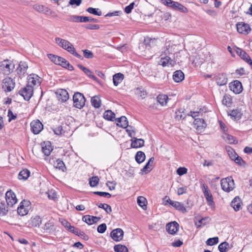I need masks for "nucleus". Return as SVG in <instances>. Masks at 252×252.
I'll use <instances>...</instances> for the list:
<instances>
[{
    "label": "nucleus",
    "mask_w": 252,
    "mask_h": 252,
    "mask_svg": "<svg viewBox=\"0 0 252 252\" xmlns=\"http://www.w3.org/2000/svg\"><path fill=\"white\" fill-rule=\"evenodd\" d=\"M163 50V52L165 56L161 58L159 64L163 67L169 65L173 66L175 63V62L171 59V57L169 56V55H173V50L172 49V46L170 45V43H166Z\"/></svg>",
    "instance_id": "1"
},
{
    "label": "nucleus",
    "mask_w": 252,
    "mask_h": 252,
    "mask_svg": "<svg viewBox=\"0 0 252 252\" xmlns=\"http://www.w3.org/2000/svg\"><path fill=\"white\" fill-rule=\"evenodd\" d=\"M55 42L59 46L66 50L77 58L80 60L83 59V57L76 52V50L73 45L68 40L60 37H56Z\"/></svg>",
    "instance_id": "2"
},
{
    "label": "nucleus",
    "mask_w": 252,
    "mask_h": 252,
    "mask_svg": "<svg viewBox=\"0 0 252 252\" xmlns=\"http://www.w3.org/2000/svg\"><path fill=\"white\" fill-rule=\"evenodd\" d=\"M220 185L222 189L227 192H229L235 188L234 181L231 176L222 179Z\"/></svg>",
    "instance_id": "3"
},
{
    "label": "nucleus",
    "mask_w": 252,
    "mask_h": 252,
    "mask_svg": "<svg viewBox=\"0 0 252 252\" xmlns=\"http://www.w3.org/2000/svg\"><path fill=\"white\" fill-rule=\"evenodd\" d=\"M2 72L5 75L10 74L15 68V65L9 60H4L0 65Z\"/></svg>",
    "instance_id": "4"
},
{
    "label": "nucleus",
    "mask_w": 252,
    "mask_h": 252,
    "mask_svg": "<svg viewBox=\"0 0 252 252\" xmlns=\"http://www.w3.org/2000/svg\"><path fill=\"white\" fill-rule=\"evenodd\" d=\"M73 100L74 106L79 109H81L83 107L86 102V99L84 95L79 92L74 94Z\"/></svg>",
    "instance_id": "5"
},
{
    "label": "nucleus",
    "mask_w": 252,
    "mask_h": 252,
    "mask_svg": "<svg viewBox=\"0 0 252 252\" xmlns=\"http://www.w3.org/2000/svg\"><path fill=\"white\" fill-rule=\"evenodd\" d=\"M202 191L207 200L208 204L211 207L215 206V202L213 200L212 194L208 187L205 184H202Z\"/></svg>",
    "instance_id": "6"
},
{
    "label": "nucleus",
    "mask_w": 252,
    "mask_h": 252,
    "mask_svg": "<svg viewBox=\"0 0 252 252\" xmlns=\"http://www.w3.org/2000/svg\"><path fill=\"white\" fill-rule=\"evenodd\" d=\"M41 230L43 233H46L48 234H52L55 232L56 228L55 223L51 220H49L45 223L41 227Z\"/></svg>",
    "instance_id": "7"
},
{
    "label": "nucleus",
    "mask_w": 252,
    "mask_h": 252,
    "mask_svg": "<svg viewBox=\"0 0 252 252\" xmlns=\"http://www.w3.org/2000/svg\"><path fill=\"white\" fill-rule=\"evenodd\" d=\"M33 93V88L32 86H27L20 90L19 91V94L23 96L24 98L26 100H29L32 96Z\"/></svg>",
    "instance_id": "8"
},
{
    "label": "nucleus",
    "mask_w": 252,
    "mask_h": 252,
    "mask_svg": "<svg viewBox=\"0 0 252 252\" xmlns=\"http://www.w3.org/2000/svg\"><path fill=\"white\" fill-rule=\"evenodd\" d=\"M15 81L10 77H6L2 81V88L5 91L10 92L15 87Z\"/></svg>",
    "instance_id": "9"
},
{
    "label": "nucleus",
    "mask_w": 252,
    "mask_h": 252,
    "mask_svg": "<svg viewBox=\"0 0 252 252\" xmlns=\"http://www.w3.org/2000/svg\"><path fill=\"white\" fill-rule=\"evenodd\" d=\"M41 79L35 74H30L28 77L27 85L29 86H38L41 83Z\"/></svg>",
    "instance_id": "10"
},
{
    "label": "nucleus",
    "mask_w": 252,
    "mask_h": 252,
    "mask_svg": "<svg viewBox=\"0 0 252 252\" xmlns=\"http://www.w3.org/2000/svg\"><path fill=\"white\" fill-rule=\"evenodd\" d=\"M236 52L238 56L250 64L252 68V60L249 55L245 51L240 48L237 47L236 49Z\"/></svg>",
    "instance_id": "11"
},
{
    "label": "nucleus",
    "mask_w": 252,
    "mask_h": 252,
    "mask_svg": "<svg viewBox=\"0 0 252 252\" xmlns=\"http://www.w3.org/2000/svg\"><path fill=\"white\" fill-rule=\"evenodd\" d=\"M5 199L7 205L10 207H12L17 201L15 194L11 190L6 192Z\"/></svg>",
    "instance_id": "12"
},
{
    "label": "nucleus",
    "mask_w": 252,
    "mask_h": 252,
    "mask_svg": "<svg viewBox=\"0 0 252 252\" xmlns=\"http://www.w3.org/2000/svg\"><path fill=\"white\" fill-rule=\"evenodd\" d=\"M230 89L236 94L242 92L243 87L241 83L238 80H235L229 84Z\"/></svg>",
    "instance_id": "13"
},
{
    "label": "nucleus",
    "mask_w": 252,
    "mask_h": 252,
    "mask_svg": "<svg viewBox=\"0 0 252 252\" xmlns=\"http://www.w3.org/2000/svg\"><path fill=\"white\" fill-rule=\"evenodd\" d=\"M238 32L244 34H248L251 31V28L248 24L243 22L238 23L236 24Z\"/></svg>",
    "instance_id": "14"
},
{
    "label": "nucleus",
    "mask_w": 252,
    "mask_h": 252,
    "mask_svg": "<svg viewBox=\"0 0 252 252\" xmlns=\"http://www.w3.org/2000/svg\"><path fill=\"white\" fill-rule=\"evenodd\" d=\"M110 235L115 241H120L123 238L124 231L121 228H117L111 231Z\"/></svg>",
    "instance_id": "15"
},
{
    "label": "nucleus",
    "mask_w": 252,
    "mask_h": 252,
    "mask_svg": "<svg viewBox=\"0 0 252 252\" xmlns=\"http://www.w3.org/2000/svg\"><path fill=\"white\" fill-rule=\"evenodd\" d=\"M31 129L34 134H38L43 129V125L39 121H32L31 123Z\"/></svg>",
    "instance_id": "16"
},
{
    "label": "nucleus",
    "mask_w": 252,
    "mask_h": 252,
    "mask_svg": "<svg viewBox=\"0 0 252 252\" xmlns=\"http://www.w3.org/2000/svg\"><path fill=\"white\" fill-rule=\"evenodd\" d=\"M28 202L24 200L20 203V205L17 208V213L20 216H24L28 212Z\"/></svg>",
    "instance_id": "17"
},
{
    "label": "nucleus",
    "mask_w": 252,
    "mask_h": 252,
    "mask_svg": "<svg viewBox=\"0 0 252 252\" xmlns=\"http://www.w3.org/2000/svg\"><path fill=\"white\" fill-rule=\"evenodd\" d=\"M179 226L177 222L173 221L166 225V230L169 234H174L178 230Z\"/></svg>",
    "instance_id": "18"
},
{
    "label": "nucleus",
    "mask_w": 252,
    "mask_h": 252,
    "mask_svg": "<svg viewBox=\"0 0 252 252\" xmlns=\"http://www.w3.org/2000/svg\"><path fill=\"white\" fill-rule=\"evenodd\" d=\"M167 202H168L171 205L175 208L177 210L184 213L187 212V210L181 203L178 201H174L170 199L167 200Z\"/></svg>",
    "instance_id": "19"
},
{
    "label": "nucleus",
    "mask_w": 252,
    "mask_h": 252,
    "mask_svg": "<svg viewBox=\"0 0 252 252\" xmlns=\"http://www.w3.org/2000/svg\"><path fill=\"white\" fill-rule=\"evenodd\" d=\"M216 81L218 85L221 86L225 85L227 83V78L224 73H220L216 77Z\"/></svg>",
    "instance_id": "20"
},
{
    "label": "nucleus",
    "mask_w": 252,
    "mask_h": 252,
    "mask_svg": "<svg viewBox=\"0 0 252 252\" xmlns=\"http://www.w3.org/2000/svg\"><path fill=\"white\" fill-rule=\"evenodd\" d=\"M154 158H151L144 167L141 170L142 174H147L150 172L153 168Z\"/></svg>",
    "instance_id": "21"
},
{
    "label": "nucleus",
    "mask_w": 252,
    "mask_h": 252,
    "mask_svg": "<svg viewBox=\"0 0 252 252\" xmlns=\"http://www.w3.org/2000/svg\"><path fill=\"white\" fill-rule=\"evenodd\" d=\"M57 97L59 100L65 102L68 100L69 95L68 92L64 89H60L57 92Z\"/></svg>",
    "instance_id": "22"
},
{
    "label": "nucleus",
    "mask_w": 252,
    "mask_h": 252,
    "mask_svg": "<svg viewBox=\"0 0 252 252\" xmlns=\"http://www.w3.org/2000/svg\"><path fill=\"white\" fill-rule=\"evenodd\" d=\"M131 147L133 148H139L144 145L145 142L143 139L133 137L131 139Z\"/></svg>",
    "instance_id": "23"
},
{
    "label": "nucleus",
    "mask_w": 252,
    "mask_h": 252,
    "mask_svg": "<svg viewBox=\"0 0 252 252\" xmlns=\"http://www.w3.org/2000/svg\"><path fill=\"white\" fill-rule=\"evenodd\" d=\"M28 65L26 62H20L17 68L18 74L20 76L24 75L27 71Z\"/></svg>",
    "instance_id": "24"
},
{
    "label": "nucleus",
    "mask_w": 252,
    "mask_h": 252,
    "mask_svg": "<svg viewBox=\"0 0 252 252\" xmlns=\"http://www.w3.org/2000/svg\"><path fill=\"white\" fill-rule=\"evenodd\" d=\"M185 78L184 73L180 70L175 71L173 75V79L176 82L179 83L182 82Z\"/></svg>",
    "instance_id": "25"
},
{
    "label": "nucleus",
    "mask_w": 252,
    "mask_h": 252,
    "mask_svg": "<svg viewBox=\"0 0 252 252\" xmlns=\"http://www.w3.org/2000/svg\"><path fill=\"white\" fill-rule=\"evenodd\" d=\"M41 218L38 216H36L32 218L29 223V225L32 227H39L41 224Z\"/></svg>",
    "instance_id": "26"
},
{
    "label": "nucleus",
    "mask_w": 252,
    "mask_h": 252,
    "mask_svg": "<svg viewBox=\"0 0 252 252\" xmlns=\"http://www.w3.org/2000/svg\"><path fill=\"white\" fill-rule=\"evenodd\" d=\"M194 124L196 126V128L198 130H201L205 128L206 124L202 119H195Z\"/></svg>",
    "instance_id": "27"
},
{
    "label": "nucleus",
    "mask_w": 252,
    "mask_h": 252,
    "mask_svg": "<svg viewBox=\"0 0 252 252\" xmlns=\"http://www.w3.org/2000/svg\"><path fill=\"white\" fill-rule=\"evenodd\" d=\"M231 206L235 211H239L241 207V202L239 197H235L231 201Z\"/></svg>",
    "instance_id": "28"
},
{
    "label": "nucleus",
    "mask_w": 252,
    "mask_h": 252,
    "mask_svg": "<svg viewBox=\"0 0 252 252\" xmlns=\"http://www.w3.org/2000/svg\"><path fill=\"white\" fill-rule=\"evenodd\" d=\"M117 126L123 128H126L128 126V122L125 116H122L117 120Z\"/></svg>",
    "instance_id": "29"
},
{
    "label": "nucleus",
    "mask_w": 252,
    "mask_h": 252,
    "mask_svg": "<svg viewBox=\"0 0 252 252\" xmlns=\"http://www.w3.org/2000/svg\"><path fill=\"white\" fill-rule=\"evenodd\" d=\"M103 117L108 121H114L116 120L115 113L110 110H107L104 112Z\"/></svg>",
    "instance_id": "30"
},
{
    "label": "nucleus",
    "mask_w": 252,
    "mask_h": 252,
    "mask_svg": "<svg viewBox=\"0 0 252 252\" xmlns=\"http://www.w3.org/2000/svg\"><path fill=\"white\" fill-rule=\"evenodd\" d=\"M124 75L121 73H118L114 75L113 81L114 85L117 86L124 79Z\"/></svg>",
    "instance_id": "31"
},
{
    "label": "nucleus",
    "mask_w": 252,
    "mask_h": 252,
    "mask_svg": "<svg viewBox=\"0 0 252 252\" xmlns=\"http://www.w3.org/2000/svg\"><path fill=\"white\" fill-rule=\"evenodd\" d=\"M30 171L27 169H23L19 173L18 178L20 180H26L30 176Z\"/></svg>",
    "instance_id": "32"
},
{
    "label": "nucleus",
    "mask_w": 252,
    "mask_h": 252,
    "mask_svg": "<svg viewBox=\"0 0 252 252\" xmlns=\"http://www.w3.org/2000/svg\"><path fill=\"white\" fill-rule=\"evenodd\" d=\"M145 153L142 151H138L135 156V160L138 163L143 162L145 160Z\"/></svg>",
    "instance_id": "33"
},
{
    "label": "nucleus",
    "mask_w": 252,
    "mask_h": 252,
    "mask_svg": "<svg viewBox=\"0 0 252 252\" xmlns=\"http://www.w3.org/2000/svg\"><path fill=\"white\" fill-rule=\"evenodd\" d=\"M92 105L95 108H98L100 106L101 100L97 95H95L91 98Z\"/></svg>",
    "instance_id": "34"
},
{
    "label": "nucleus",
    "mask_w": 252,
    "mask_h": 252,
    "mask_svg": "<svg viewBox=\"0 0 252 252\" xmlns=\"http://www.w3.org/2000/svg\"><path fill=\"white\" fill-rule=\"evenodd\" d=\"M158 102L162 106L166 105L167 102L168 97L165 94H159L157 97Z\"/></svg>",
    "instance_id": "35"
},
{
    "label": "nucleus",
    "mask_w": 252,
    "mask_h": 252,
    "mask_svg": "<svg viewBox=\"0 0 252 252\" xmlns=\"http://www.w3.org/2000/svg\"><path fill=\"white\" fill-rule=\"evenodd\" d=\"M52 150L53 149L49 142L45 144L44 146H42V152L46 156H49Z\"/></svg>",
    "instance_id": "36"
},
{
    "label": "nucleus",
    "mask_w": 252,
    "mask_h": 252,
    "mask_svg": "<svg viewBox=\"0 0 252 252\" xmlns=\"http://www.w3.org/2000/svg\"><path fill=\"white\" fill-rule=\"evenodd\" d=\"M49 58L55 64L59 65L62 60H64V58L52 54L49 55Z\"/></svg>",
    "instance_id": "37"
},
{
    "label": "nucleus",
    "mask_w": 252,
    "mask_h": 252,
    "mask_svg": "<svg viewBox=\"0 0 252 252\" xmlns=\"http://www.w3.org/2000/svg\"><path fill=\"white\" fill-rule=\"evenodd\" d=\"M82 16H77V15H70L69 16L67 20L69 22H82Z\"/></svg>",
    "instance_id": "38"
},
{
    "label": "nucleus",
    "mask_w": 252,
    "mask_h": 252,
    "mask_svg": "<svg viewBox=\"0 0 252 252\" xmlns=\"http://www.w3.org/2000/svg\"><path fill=\"white\" fill-rule=\"evenodd\" d=\"M54 166L60 170H61L63 171H64L65 169V166L64 162L60 160V159H58L56 160V162L54 163Z\"/></svg>",
    "instance_id": "39"
},
{
    "label": "nucleus",
    "mask_w": 252,
    "mask_h": 252,
    "mask_svg": "<svg viewBox=\"0 0 252 252\" xmlns=\"http://www.w3.org/2000/svg\"><path fill=\"white\" fill-rule=\"evenodd\" d=\"M114 250L116 252H128V249L124 245H116L114 247Z\"/></svg>",
    "instance_id": "40"
},
{
    "label": "nucleus",
    "mask_w": 252,
    "mask_h": 252,
    "mask_svg": "<svg viewBox=\"0 0 252 252\" xmlns=\"http://www.w3.org/2000/svg\"><path fill=\"white\" fill-rule=\"evenodd\" d=\"M229 247V245L227 242H223L219 245L218 249L220 252H227Z\"/></svg>",
    "instance_id": "41"
},
{
    "label": "nucleus",
    "mask_w": 252,
    "mask_h": 252,
    "mask_svg": "<svg viewBox=\"0 0 252 252\" xmlns=\"http://www.w3.org/2000/svg\"><path fill=\"white\" fill-rule=\"evenodd\" d=\"M223 138L229 144H235L237 143V141L235 139L234 137L228 134H225L223 136Z\"/></svg>",
    "instance_id": "42"
},
{
    "label": "nucleus",
    "mask_w": 252,
    "mask_h": 252,
    "mask_svg": "<svg viewBox=\"0 0 252 252\" xmlns=\"http://www.w3.org/2000/svg\"><path fill=\"white\" fill-rule=\"evenodd\" d=\"M89 13L97 16L102 15V12L98 8H94L93 7H89L86 9Z\"/></svg>",
    "instance_id": "43"
},
{
    "label": "nucleus",
    "mask_w": 252,
    "mask_h": 252,
    "mask_svg": "<svg viewBox=\"0 0 252 252\" xmlns=\"http://www.w3.org/2000/svg\"><path fill=\"white\" fill-rule=\"evenodd\" d=\"M97 206L100 208L104 209L108 214H110L112 212L111 206L107 204L100 203L97 205Z\"/></svg>",
    "instance_id": "44"
},
{
    "label": "nucleus",
    "mask_w": 252,
    "mask_h": 252,
    "mask_svg": "<svg viewBox=\"0 0 252 252\" xmlns=\"http://www.w3.org/2000/svg\"><path fill=\"white\" fill-rule=\"evenodd\" d=\"M228 115L235 119L240 118L241 116L240 112L237 109H234L228 113Z\"/></svg>",
    "instance_id": "45"
},
{
    "label": "nucleus",
    "mask_w": 252,
    "mask_h": 252,
    "mask_svg": "<svg viewBox=\"0 0 252 252\" xmlns=\"http://www.w3.org/2000/svg\"><path fill=\"white\" fill-rule=\"evenodd\" d=\"M219 242V238L218 237L209 238L206 241V244L208 246H213L217 244Z\"/></svg>",
    "instance_id": "46"
},
{
    "label": "nucleus",
    "mask_w": 252,
    "mask_h": 252,
    "mask_svg": "<svg viewBox=\"0 0 252 252\" xmlns=\"http://www.w3.org/2000/svg\"><path fill=\"white\" fill-rule=\"evenodd\" d=\"M222 103L226 106H229L232 103V99L229 96L225 95L223 97Z\"/></svg>",
    "instance_id": "47"
},
{
    "label": "nucleus",
    "mask_w": 252,
    "mask_h": 252,
    "mask_svg": "<svg viewBox=\"0 0 252 252\" xmlns=\"http://www.w3.org/2000/svg\"><path fill=\"white\" fill-rule=\"evenodd\" d=\"M8 212L6 205L4 203L0 202V216L5 215Z\"/></svg>",
    "instance_id": "48"
},
{
    "label": "nucleus",
    "mask_w": 252,
    "mask_h": 252,
    "mask_svg": "<svg viewBox=\"0 0 252 252\" xmlns=\"http://www.w3.org/2000/svg\"><path fill=\"white\" fill-rule=\"evenodd\" d=\"M98 182V178L97 176H94L90 178L89 184L91 187H94L97 185Z\"/></svg>",
    "instance_id": "49"
},
{
    "label": "nucleus",
    "mask_w": 252,
    "mask_h": 252,
    "mask_svg": "<svg viewBox=\"0 0 252 252\" xmlns=\"http://www.w3.org/2000/svg\"><path fill=\"white\" fill-rule=\"evenodd\" d=\"M137 201L138 204L140 207H142L143 208H144V207L146 206V204H145L146 202V199L144 197H143V196L138 197Z\"/></svg>",
    "instance_id": "50"
},
{
    "label": "nucleus",
    "mask_w": 252,
    "mask_h": 252,
    "mask_svg": "<svg viewBox=\"0 0 252 252\" xmlns=\"http://www.w3.org/2000/svg\"><path fill=\"white\" fill-rule=\"evenodd\" d=\"M155 39L150 37H146L144 40V44L147 46H152L155 44Z\"/></svg>",
    "instance_id": "51"
},
{
    "label": "nucleus",
    "mask_w": 252,
    "mask_h": 252,
    "mask_svg": "<svg viewBox=\"0 0 252 252\" xmlns=\"http://www.w3.org/2000/svg\"><path fill=\"white\" fill-rule=\"evenodd\" d=\"M181 12L187 13L188 12V9L182 4L178 2L177 5L176 7V10Z\"/></svg>",
    "instance_id": "52"
},
{
    "label": "nucleus",
    "mask_w": 252,
    "mask_h": 252,
    "mask_svg": "<svg viewBox=\"0 0 252 252\" xmlns=\"http://www.w3.org/2000/svg\"><path fill=\"white\" fill-rule=\"evenodd\" d=\"M84 56L87 59H92L94 58V54L91 51L85 49L82 50Z\"/></svg>",
    "instance_id": "53"
},
{
    "label": "nucleus",
    "mask_w": 252,
    "mask_h": 252,
    "mask_svg": "<svg viewBox=\"0 0 252 252\" xmlns=\"http://www.w3.org/2000/svg\"><path fill=\"white\" fill-rule=\"evenodd\" d=\"M92 219L93 216L85 215L83 217L82 220L87 224L91 225L93 224Z\"/></svg>",
    "instance_id": "54"
},
{
    "label": "nucleus",
    "mask_w": 252,
    "mask_h": 252,
    "mask_svg": "<svg viewBox=\"0 0 252 252\" xmlns=\"http://www.w3.org/2000/svg\"><path fill=\"white\" fill-rule=\"evenodd\" d=\"M188 169L184 167H180L177 169L176 172L179 176H182L187 173Z\"/></svg>",
    "instance_id": "55"
},
{
    "label": "nucleus",
    "mask_w": 252,
    "mask_h": 252,
    "mask_svg": "<svg viewBox=\"0 0 252 252\" xmlns=\"http://www.w3.org/2000/svg\"><path fill=\"white\" fill-rule=\"evenodd\" d=\"M98 22V20L96 19L93 18L91 17L83 16L82 22Z\"/></svg>",
    "instance_id": "56"
},
{
    "label": "nucleus",
    "mask_w": 252,
    "mask_h": 252,
    "mask_svg": "<svg viewBox=\"0 0 252 252\" xmlns=\"http://www.w3.org/2000/svg\"><path fill=\"white\" fill-rule=\"evenodd\" d=\"M209 220V218H204L199 220L198 222L195 223V224L197 227H199L201 226V225H204L206 223V220L208 221Z\"/></svg>",
    "instance_id": "57"
},
{
    "label": "nucleus",
    "mask_w": 252,
    "mask_h": 252,
    "mask_svg": "<svg viewBox=\"0 0 252 252\" xmlns=\"http://www.w3.org/2000/svg\"><path fill=\"white\" fill-rule=\"evenodd\" d=\"M106 225L105 223H102L98 225L97 228L98 232L100 233H103L106 230Z\"/></svg>",
    "instance_id": "58"
},
{
    "label": "nucleus",
    "mask_w": 252,
    "mask_h": 252,
    "mask_svg": "<svg viewBox=\"0 0 252 252\" xmlns=\"http://www.w3.org/2000/svg\"><path fill=\"white\" fill-rule=\"evenodd\" d=\"M84 28L88 30H98L99 29V26L96 24H88L85 25Z\"/></svg>",
    "instance_id": "59"
},
{
    "label": "nucleus",
    "mask_w": 252,
    "mask_h": 252,
    "mask_svg": "<svg viewBox=\"0 0 252 252\" xmlns=\"http://www.w3.org/2000/svg\"><path fill=\"white\" fill-rule=\"evenodd\" d=\"M84 73L90 78L94 79V80H96L97 79V78L94 75L93 72L91 71L89 68H87Z\"/></svg>",
    "instance_id": "60"
},
{
    "label": "nucleus",
    "mask_w": 252,
    "mask_h": 252,
    "mask_svg": "<svg viewBox=\"0 0 252 252\" xmlns=\"http://www.w3.org/2000/svg\"><path fill=\"white\" fill-rule=\"evenodd\" d=\"M134 2L131 3L129 5L126 6L125 8V11L126 13L129 14L131 12L132 9L133 8Z\"/></svg>",
    "instance_id": "61"
},
{
    "label": "nucleus",
    "mask_w": 252,
    "mask_h": 252,
    "mask_svg": "<svg viewBox=\"0 0 252 252\" xmlns=\"http://www.w3.org/2000/svg\"><path fill=\"white\" fill-rule=\"evenodd\" d=\"M135 93L139 95L142 98H145L146 93L145 91H142L140 89L137 88Z\"/></svg>",
    "instance_id": "62"
},
{
    "label": "nucleus",
    "mask_w": 252,
    "mask_h": 252,
    "mask_svg": "<svg viewBox=\"0 0 252 252\" xmlns=\"http://www.w3.org/2000/svg\"><path fill=\"white\" fill-rule=\"evenodd\" d=\"M187 187H183L179 188L177 189V194L179 195H182L184 193H186L187 192Z\"/></svg>",
    "instance_id": "63"
},
{
    "label": "nucleus",
    "mask_w": 252,
    "mask_h": 252,
    "mask_svg": "<svg viewBox=\"0 0 252 252\" xmlns=\"http://www.w3.org/2000/svg\"><path fill=\"white\" fill-rule=\"evenodd\" d=\"M45 6L43 5L35 4L33 6V8L38 12L42 13Z\"/></svg>",
    "instance_id": "64"
}]
</instances>
